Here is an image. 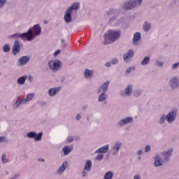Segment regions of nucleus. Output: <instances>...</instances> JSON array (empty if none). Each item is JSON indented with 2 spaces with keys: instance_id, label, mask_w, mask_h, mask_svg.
<instances>
[{
  "instance_id": "nucleus-22",
  "label": "nucleus",
  "mask_w": 179,
  "mask_h": 179,
  "mask_svg": "<svg viewBox=\"0 0 179 179\" xmlns=\"http://www.w3.org/2000/svg\"><path fill=\"white\" fill-rule=\"evenodd\" d=\"M154 159L155 160L154 163V166L155 167H159V166H163V164H162V158L160 157V155H156Z\"/></svg>"
},
{
  "instance_id": "nucleus-44",
  "label": "nucleus",
  "mask_w": 179,
  "mask_h": 179,
  "mask_svg": "<svg viewBox=\"0 0 179 179\" xmlns=\"http://www.w3.org/2000/svg\"><path fill=\"white\" fill-rule=\"evenodd\" d=\"M133 71H135V67H129L127 70H126V73H131V72Z\"/></svg>"
},
{
  "instance_id": "nucleus-39",
  "label": "nucleus",
  "mask_w": 179,
  "mask_h": 179,
  "mask_svg": "<svg viewBox=\"0 0 179 179\" xmlns=\"http://www.w3.org/2000/svg\"><path fill=\"white\" fill-rule=\"evenodd\" d=\"M8 143V138L5 136H0V143Z\"/></svg>"
},
{
  "instance_id": "nucleus-57",
  "label": "nucleus",
  "mask_w": 179,
  "mask_h": 179,
  "mask_svg": "<svg viewBox=\"0 0 179 179\" xmlns=\"http://www.w3.org/2000/svg\"><path fill=\"white\" fill-rule=\"evenodd\" d=\"M77 121H79V120H80V118H82V116L79 114H78L76 117Z\"/></svg>"
},
{
  "instance_id": "nucleus-41",
  "label": "nucleus",
  "mask_w": 179,
  "mask_h": 179,
  "mask_svg": "<svg viewBox=\"0 0 179 179\" xmlns=\"http://www.w3.org/2000/svg\"><path fill=\"white\" fill-rule=\"evenodd\" d=\"M102 159H104V155L103 154H99L96 157V159L99 162H101Z\"/></svg>"
},
{
  "instance_id": "nucleus-26",
  "label": "nucleus",
  "mask_w": 179,
  "mask_h": 179,
  "mask_svg": "<svg viewBox=\"0 0 179 179\" xmlns=\"http://www.w3.org/2000/svg\"><path fill=\"white\" fill-rule=\"evenodd\" d=\"M27 79V76H23L22 77H20L17 80V83L18 85H24V83H26Z\"/></svg>"
},
{
  "instance_id": "nucleus-20",
  "label": "nucleus",
  "mask_w": 179,
  "mask_h": 179,
  "mask_svg": "<svg viewBox=\"0 0 179 179\" xmlns=\"http://www.w3.org/2000/svg\"><path fill=\"white\" fill-rule=\"evenodd\" d=\"M93 75H94V71L89 69H85V78L86 79H92L93 78Z\"/></svg>"
},
{
  "instance_id": "nucleus-12",
  "label": "nucleus",
  "mask_w": 179,
  "mask_h": 179,
  "mask_svg": "<svg viewBox=\"0 0 179 179\" xmlns=\"http://www.w3.org/2000/svg\"><path fill=\"white\" fill-rule=\"evenodd\" d=\"M29 61H30V57L22 56L18 59V64H20V66H23V65H26Z\"/></svg>"
},
{
  "instance_id": "nucleus-31",
  "label": "nucleus",
  "mask_w": 179,
  "mask_h": 179,
  "mask_svg": "<svg viewBox=\"0 0 179 179\" xmlns=\"http://www.w3.org/2000/svg\"><path fill=\"white\" fill-rule=\"evenodd\" d=\"M166 121H167V116L164 114V115H161L159 120H158V123L160 125H163V124H164V122H166Z\"/></svg>"
},
{
  "instance_id": "nucleus-38",
  "label": "nucleus",
  "mask_w": 179,
  "mask_h": 179,
  "mask_svg": "<svg viewBox=\"0 0 179 179\" xmlns=\"http://www.w3.org/2000/svg\"><path fill=\"white\" fill-rule=\"evenodd\" d=\"M141 93H142V90H135L134 92V96L135 97H139V96H141Z\"/></svg>"
},
{
  "instance_id": "nucleus-64",
  "label": "nucleus",
  "mask_w": 179,
  "mask_h": 179,
  "mask_svg": "<svg viewBox=\"0 0 179 179\" xmlns=\"http://www.w3.org/2000/svg\"><path fill=\"white\" fill-rule=\"evenodd\" d=\"M0 169H1V165H0Z\"/></svg>"
},
{
  "instance_id": "nucleus-8",
  "label": "nucleus",
  "mask_w": 179,
  "mask_h": 179,
  "mask_svg": "<svg viewBox=\"0 0 179 179\" xmlns=\"http://www.w3.org/2000/svg\"><path fill=\"white\" fill-rule=\"evenodd\" d=\"M12 52L14 55H17L19 52H20V43H19V41H15L14 42L13 48H12Z\"/></svg>"
},
{
  "instance_id": "nucleus-15",
  "label": "nucleus",
  "mask_w": 179,
  "mask_h": 179,
  "mask_svg": "<svg viewBox=\"0 0 179 179\" xmlns=\"http://www.w3.org/2000/svg\"><path fill=\"white\" fill-rule=\"evenodd\" d=\"M169 85L171 89H177L179 87L178 78H174L170 80Z\"/></svg>"
},
{
  "instance_id": "nucleus-52",
  "label": "nucleus",
  "mask_w": 179,
  "mask_h": 179,
  "mask_svg": "<svg viewBox=\"0 0 179 179\" xmlns=\"http://www.w3.org/2000/svg\"><path fill=\"white\" fill-rule=\"evenodd\" d=\"M20 176V173H17V174L15 175L13 178H10V179H17V178H19Z\"/></svg>"
},
{
  "instance_id": "nucleus-10",
  "label": "nucleus",
  "mask_w": 179,
  "mask_h": 179,
  "mask_svg": "<svg viewBox=\"0 0 179 179\" xmlns=\"http://www.w3.org/2000/svg\"><path fill=\"white\" fill-rule=\"evenodd\" d=\"M9 37H10V38H14V37H15V38H22V40H27V34H26V33H22V34L16 33V34L10 35Z\"/></svg>"
},
{
  "instance_id": "nucleus-40",
  "label": "nucleus",
  "mask_w": 179,
  "mask_h": 179,
  "mask_svg": "<svg viewBox=\"0 0 179 179\" xmlns=\"http://www.w3.org/2000/svg\"><path fill=\"white\" fill-rule=\"evenodd\" d=\"M8 0H0V9H2L5 5H6Z\"/></svg>"
},
{
  "instance_id": "nucleus-30",
  "label": "nucleus",
  "mask_w": 179,
  "mask_h": 179,
  "mask_svg": "<svg viewBox=\"0 0 179 179\" xmlns=\"http://www.w3.org/2000/svg\"><path fill=\"white\" fill-rule=\"evenodd\" d=\"M131 2H133V6H134V8H139V6L142 5L143 0H131Z\"/></svg>"
},
{
  "instance_id": "nucleus-19",
  "label": "nucleus",
  "mask_w": 179,
  "mask_h": 179,
  "mask_svg": "<svg viewBox=\"0 0 179 179\" xmlns=\"http://www.w3.org/2000/svg\"><path fill=\"white\" fill-rule=\"evenodd\" d=\"M80 8V3L78 2L73 3L70 7L67 8V10H70L71 13L73 12V9L75 10H78Z\"/></svg>"
},
{
  "instance_id": "nucleus-53",
  "label": "nucleus",
  "mask_w": 179,
  "mask_h": 179,
  "mask_svg": "<svg viewBox=\"0 0 179 179\" xmlns=\"http://www.w3.org/2000/svg\"><path fill=\"white\" fill-rule=\"evenodd\" d=\"M163 160H164V162H169V160H170V157L165 156V157L163 158Z\"/></svg>"
},
{
  "instance_id": "nucleus-13",
  "label": "nucleus",
  "mask_w": 179,
  "mask_h": 179,
  "mask_svg": "<svg viewBox=\"0 0 179 179\" xmlns=\"http://www.w3.org/2000/svg\"><path fill=\"white\" fill-rule=\"evenodd\" d=\"M68 169V162L65 161L62 165L57 170L56 173L57 174L61 175L65 170Z\"/></svg>"
},
{
  "instance_id": "nucleus-3",
  "label": "nucleus",
  "mask_w": 179,
  "mask_h": 179,
  "mask_svg": "<svg viewBox=\"0 0 179 179\" xmlns=\"http://www.w3.org/2000/svg\"><path fill=\"white\" fill-rule=\"evenodd\" d=\"M132 122H134V117L128 116L119 120L117 123V126L118 128H122L123 127H125V125L132 124Z\"/></svg>"
},
{
  "instance_id": "nucleus-59",
  "label": "nucleus",
  "mask_w": 179,
  "mask_h": 179,
  "mask_svg": "<svg viewBox=\"0 0 179 179\" xmlns=\"http://www.w3.org/2000/svg\"><path fill=\"white\" fill-rule=\"evenodd\" d=\"M142 153H143L142 150H138V151L137 152L138 156H141Z\"/></svg>"
},
{
  "instance_id": "nucleus-48",
  "label": "nucleus",
  "mask_w": 179,
  "mask_h": 179,
  "mask_svg": "<svg viewBox=\"0 0 179 179\" xmlns=\"http://www.w3.org/2000/svg\"><path fill=\"white\" fill-rule=\"evenodd\" d=\"M116 20H117V17H112L110 18V20H109V23H113V22H115Z\"/></svg>"
},
{
  "instance_id": "nucleus-42",
  "label": "nucleus",
  "mask_w": 179,
  "mask_h": 179,
  "mask_svg": "<svg viewBox=\"0 0 179 179\" xmlns=\"http://www.w3.org/2000/svg\"><path fill=\"white\" fill-rule=\"evenodd\" d=\"M6 155L3 154L2 157H1V160H2L3 163H8V159H6Z\"/></svg>"
},
{
  "instance_id": "nucleus-43",
  "label": "nucleus",
  "mask_w": 179,
  "mask_h": 179,
  "mask_svg": "<svg viewBox=\"0 0 179 179\" xmlns=\"http://www.w3.org/2000/svg\"><path fill=\"white\" fill-rule=\"evenodd\" d=\"M150 149H152L150 145H147L145 148V152L148 153V152H150Z\"/></svg>"
},
{
  "instance_id": "nucleus-28",
  "label": "nucleus",
  "mask_w": 179,
  "mask_h": 179,
  "mask_svg": "<svg viewBox=\"0 0 179 179\" xmlns=\"http://www.w3.org/2000/svg\"><path fill=\"white\" fill-rule=\"evenodd\" d=\"M143 29L144 31H149V30L152 29V24L149 23L148 22H145L143 25Z\"/></svg>"
},
{
  "instance_id": "nucleus-55",
  "label": "nucleus",
  "mask_w": 179,
  "mask_h": 179,
  "mask_svg": "<svg viewBox=\"0 0 179 179\" xmlns=\"http://www.w3.org/2000/svg\"><path fill=\"white\" fill-rule=\"evenodd\" d=\"M40 106H41V107H44L45 106H46L47 103L44 102V101H41L39 103Z\"/></svg>"
},
{
  "instance_id": "nucleus-56",
  "label": "nucleus",
  "mask_w": 179,
  "mask_h": 179,
  "mask_svg": "<svg viewBox=\"0 0 179 179\" xmlns=\"http://www.w3.org/2000/svg\"><path fill=\"white\" fill-rule=\"evenodd\" d=\"M134 179H141V175L137 174L134 176Z\"/></svg>"
},
{
  "instance_id": "nucleus-62",
  "label": "nucleus",
  "mask_w": 179,
  "mask_h": 179,
  "mask_svg": "<svg viewBox=\"0 0 179 179\" xmlns=\"http://www.w3.org/2000/svg\"><path fill=\"white\" fill-rule=\"evenodd\" d=\"M62 43L63 44H65V39H62Z\"/></svg>"
},
{
  "instance_id": "nucleus-63",
  "label": "nucleus",
  "mask_w": 179,
  "mask_h": 179,
  "mask_svg": "<svg viewBox=\"0 0 179 179\" xmlns=\"http://www.w3.org/2000/svg\"><path fill=\"white\" fill-rule=\"evenodd\" d=\"M141 157H138V160H141Z\"/></svg>"
},
{
  "instance_id": "nucleus-11",
  "label": "nucleus",
  "mask_w": 179,
  "mask_h": 179,
  "mask_svg": "<svg viewBox=\"0 0 179 179\" xmlns=\"http://www.w3.org/2000/svg\"><path fill=\"white\" fill-rule=\"evenodd\" d=\"M134 54L135 53L134 52V50H129L127 53L123 55V58H124V62H129V58H132V57H134Z\"/></svg>"
},
{
  "instance_id": "nucleus-49",
  "label": "nucleus",
  "mask_w": 179,
  "mask_h": 179,
  "mask_svg": "<svg viewBox=\"0 0 179 179\" xmlns=\"http://www.w3.org/2000/svg\"><path fill=\"white\" fill-rule=\"evenodd\" d=\"M67 142H69V143H71V142H73V137L72 136L68 137Z\"/></svg>"
},
{
  "instance_id": "nucleus-18",
  "label": "nucleus",
  "mask_w": 179,
  "mask_h": 179,
  "mask_svg": "<svg viewBox=\"0 0 179 179\" xmlns=\"http://www.w3.org/2000/svg\"><path fill=\"white\" fill-rule=\"evenodd\" d=\"M60 90V87L50 88L48 90V94L50 96V97H54V96H55V94H57Z\"/></svg>"
},
{
  "instance_id": "nucleus-14",
  "label": "nucleus",
  "mask_w": 179,
  "mask_h": 179,
  "mask_svg": "<svg viewBox=\"0 0 179 179\" xmlns=\"http://www.w3.org/2000/svg\"><path fill=\"white\" fill-rule=\"evenodd\" d=\"M64 21L66 23H71L72 22V11L66 10V13L64 15Z\"/></svg>"
},
{
  "instance_id": "nucleus-46",
  "label": "nucleus",
  "mask_w": 179,
  "mask_h": 179,
  "mask_svg": "<svg viewBox=\"0 0 179 179\" xmlns=\"http://www.w3.org/2000/svg\"><path fill=\"white\" fill-rule=\"evenodd\" d=\"M111 62L113 65H116V64H118V59L117 58L112 59Z\"/></svg>"
},
{
  "instance_id": "nucleus-7",
  "label": "nucleus",
  "mask_w": 179,
  "mask_h": 179,
  "mask_svg": "<svg viewBox=\"0 0 179 179\" xmlns=\"http://www.w3.org/2000/svg\"><path fill=\"white\" fill-rule=\"evenodd\" d=\"M122 148V143H121V141H117L112 146V150H113L112 155H113V156H117V155H118L120 152V149H121Z\"/></svg>"
},
{
  "instance_id": "nucleus-32",
  "label": "nucleus",
  "mask_w": 179,
  "mask_h": 179,
  "mask_svg": "<svg viewBox=\"0 0 179 179\" xmlns=\"http://www.w3.org/2000/svg\"><path fill=\"white\" fill-rule=\"evenodd\" d=\"M173 148H170L167 151H164L162 152V156H168L169 157H170V156L173 155Z\"/></svg>"
},
{
  "instance_id": "nucleus-47",
  "label": "nucleus",
  "mask_w": 179,
  "mask_h": 179,
  "mask_svg": "<svg viewBox=\"0 0 179 179\" xmlns=\"http://www.w3.org/2000/svg\"><path fill=\"white\" fill-rule=\"evenodd\" d=\"M156 65L157 66H159V68H162V66H163V62L157 61Z\"/></svg>"
},
{
  "instance_id": "nucleus-45",
  "label": "nucleus",
  "mask_w": 179,
  "mask_h": 179,
  "mask_svg": "<svg viewBox=\"0 0 179 179\" xmlns=\"http://www.w3.org/2000/svg\"><path fill=\"white\" fill-rule=\"evenodd\" d=\"M82 176L83 178L85 177H87V171H86V169H83V172L81 173Z\"/></svg>"
},
{
  "instance_id": "nucleus-29",
  "label": "nucleus",
  "mask_w": 179,
  "mask_h": 179,
  "mask_svg": "<svg viewBox=\"0 0 179 179\" xmlns=\"http://www.w3.org/2000/svg\"><path fill=\"white\" fill-rule=\"evenodd\" d=\"M20 104H25L24 101H23V99H21L20 101L17 100L13 105V108L15 110H17V108H19V107L20 106Z\"/></svg>"
},
{
  "instance_id": "nucleus-1",
  "label": "nucleus",
  "mask_w": 179,
  "mask_h": 179,
  "mask_svg": "<svg viewBox=\"0 0 179 179\" xmlns=\"http://www.w3.org/2000/svg\"><path fill=\"white\" fill-rule=\"evenodd\" d=\"M27 34V41H31V40H34L35 37L37 36H40L41 34V27L40 24H35L33 27L29 29L27 32H25Z\"/></svg>"
},
{
  "instance_id": "nucleus-37",
  "label": "nucleus",
  "mask_w": 179,
  "mask_h": 179,
  "mask_svg": "<svg viewBox=\"0 0 179 179\" xmlns=\"http://www.w3.org/2000/svg\"><path fill=\"white\" fill-rule=\"evenodd\" d=\"M3 52H9L10 51V45L6 44L3 47Z\"/></svg>"
},
{
  "instance_id": "nucleus-58",
  "label": "nucleus",
  "mask_w": 179,
  "mask_h": 179,
  "mask_svg": "<svg viewBox=\"0 0 179 179\" xmlns=\"http://www.w3.org/2000/svg\"><path fill=\"white\" fill-rule=\"evenodd\" d=\"M38 162H41L42 163H44V162H45V159H44V158H38Z\"/></svg>"
},
{
  "instance_id": "nucleus-4",
  "label": "nucleus",
  "mask_w": 179,
  "mask_h": 179,
  "mask_svg": "<svg viewBox=\"0 0 179 179\" xmlns=\"http://www.w3.org/2000/svg\"><path fill=\"white\" fill-rule=\"evenodd\" d=\"M50 71H58L61 69L62 62L59 60H50L48 64Z\"/></svg>"
},
{
  "instance_id": "nucleus-6",
  "label": "nucleus",
  "mask_w": 179,
  "mask_h": 179,
  "mask_svg": "<svg viewBox=\"0 0 179 179\" xmlns=\"http://www.w3.org/2000/svg\"><path fill=\"white\" fill-rule=\"evenodd\" d=\"M177 118V109H173L166 115V121L168 124H173Z\"/></svg>"
},
{
  "instance_id": "nucleus-16",
  "label": "nucleus",
  "mask_w": 179,
  "mask_h": 179,
  "mask_svg": "<svg viewBox=\"0 0 179 179\" xmlns=\"http://www.w3.org/2000/svg\"><path fill=\"white\" fill-rule=\"evenodd\" d=\"M142 38V36L141 35V32H136L134 34V38L132 39L133 45H136L138 44V41Z\"/></svg>"
},
{
  "instance_id": "nucleus-24",
  "label": "nucleus",
  "mask_w": 179,
  "mask_h": 179,
  "mask_svg": "<svg viewBox=\"0 0 179 179\" xmlns=\"http://www.w3.org/2000/svg\"><path fill=\"white\" fill-rule=\"evenodd\" d=\"M72 150H73V148L72 147L70 148L68 145L64 146L62 149L64 156H68V155H69Z\"/></svg>"
},
{
  "instance_id": "nucleus-25",
  "label": "nucleus",
  "mask_w": 179,
  "mask_h": 179,
  "mask_svg": "<svg viewBox=\"0 0 179 179\" xmlns=\"http://www.w3.org/2000/svg\"><path fill=\"white\" fill-rule=\"evenodd\" d=\"M92 160L88 159L85 162L84 169L86 170V171H90V170H92Z\"/></svg>"
},
{
  "instance_id": "nucleus-21",
  "label": "nucleus",
  "mask_w": 179,
  "mask_h": 179,
  "mask_svg": "<svg viewBox=\"0 0 179 179\" xmlns=\"http://www.w3.org/2000/svg\"><path fill=\"white\" fill-rule=\"evenodd\" d=\"M108 86H110V81H106L101 85L102 93H107L108 92Z\"/></svg>"
},
{
  "instance_id": "nucleus-54",
  "label": "nucleus",
  "mask_w": 179,
  "mask_h": 179,
  "mask_svg": "<svg viewBox=\"0 0 179 179\" xmlns=\"http://www.w3.org/2000/svg\"><path fill=\"white\" fill-rule=\"evenodd\" d=\"M105 66H106V68H110V66H111V62H106Z\"/></svg>"
},
{
  "instance_id": "nucleus-17",
  "label": "nucleus",
  "mask_w": 179,
  "mask_h": 179,
  "mask_svg": "<svg viewBox=\"0 0 179 179\" xmlns=\"http://www.w3.org/2000/svg\"><path fill=\"white\" fill-rule=\"evenodd\" d=\"M108 149H110V145L107 144V145L99 148L95 152V153H107L108 152Z\"/></svg>"
},
{
  "instance_id": "nucleus-34",
  "label": "nucleus",
  "mask_w": 179,
  "mask_h": 179,
  "mask_svg": "<svg viewBox=\"0 0 179 179\" xmlns=\"http://www.w3.org/2000/svg\"><path fill=\"white\" fill-rule=\"evenodd\" d=\"M113 177H114V174L111 171H108L105 173L103 176V179H113Z\"/></svg>"
},
{
  "instance_id": "nucleus-9",
  "label": "nucleus",
  "mask_w": 179,
  "mask_h": 179,
  "mask_svg": "<svg viewBox=\"0 0 179 179\" xmlns=\"http://www.w3.org/2000/svg\"><path fill=\"white\" fill-rule=\"evenodd\" d=\"M122 8L124 10H132L135 7L134 6L132 0H129L124 3Z\"/></svg>"
},
{
  "instance_id": "nucleus-5",
  "label": "nucleus",
  "mask_w": 179,
  "mask_h": 179,
  "mask_svg": "<svg viewBox=\"0 0 179 179\" xmlns=\"http://www.w3.org/2000/svg\"><path fill=\"white\" fill-rule=\"evenodd\" d=\"M27 137L29 138V139H34L36 142H40V141L43 139V132H40L37 134L36 132L30 131L27 134Z\"/></svg>"
},
{
  "instance_id": "nucleus-2",
  "label": "nucleus",
  "mask_w": 179,
  "mask_h": 179,
  "mask_svg": "<svg viewBox=\"0 0 179 179\" xmlns=\"http://www.w3.org/2000/svg\"><path fill=\"white\" fill-rule=\"evenodd\" d=\"M120 31H115L110 29L107 34H105L104 38L105 41H103V44L105 45H107V44H110V42H108L107 40H109V41H117L118 38H120L121 36Z\"/></svg>"
},
{
  "instance_id": "nucleus-27",
  "label": "nucleus",
  "mask_w": 179,
  "mask_h": 179,
  "mask_svg": "<svg viewBox=\"0 0 179 179\" xmlns=\"http://www.w3.org/2000/svg\"><path fill=\"white\" fill-rule=\"evenodd\" d=\"M34 97V93H30L27 94L26 97H23L22 100L24 101V103H27V101H30Z\"/></svg>"
},
{
  "instance_id": "nucleus-35",
  "label": "nucleus",
  "mask_w": 179,
  "mask_h": 179,
  "mask_svg": "<svg viewBox=\"0 0 179 179\" xmlns=\"http://www.w3.org/2000/svg\"><path fill=\"white\" fill-rule=\"evenodd\" d=\"M150 62V57L149 56L145 57L141 62V65L145 66V65H148Z\"/></svg>"
},
{
  "instance_id": "nucleus-33",
  "label": "nucleus",
  "mask_w": 179,
  "mask_h": 179,
  "mask_svg": "<svg viewBox=\"0 0 179 179\" xmlns=\"http://www.w3.org/2000/svg\"><path fill=\"white\" fill-rule=\"evenodd\" d=\"M124 92V94H126V96H129V94L132 93V85H129L127 87L125 88Z\"/></svg>"
},
{
  "instance_id": "nucleus-61",
  "label": "nucleus",
  "mask_w": 179,
  "mask_h": 179,
  "mask_svg": "<svg viewBox=\"0 0 179 179\" xmlns=\"http://www.w3.org/2000/svg\"><path fill=\"white\" fill-rule=\"evenodd\" d=\"M89 106L87 105H85L83 107V110H86Z\"/></svg>"
},
{
  "instance_id": "nucleus-51",
  "label": "nucleus",
  "mask_w": 179,
  "mask_h": 179,
  "mask_svg": "<svg viewBox=\"0 0 179 179\" xmlns=\"http://www.w3.org/2000/svg\"><path fill=\"white\" fill-rule=\"evenodd\" d=\"M101 90H103V89L101 88V87H99L96 90V94H100L101 93Z\"/></svg>"
},
{
  "instance_id": "nucleus-36",
  "label": "nucleus",
  "mask_w": 179,
  "mask_h": 179,
  "mask_svg": "<svg viewBox=\"0 0 179 179\" xmlns=\"http://www.w3.org/2000/svg\"><path fill=\"white\" fill-rule=\"evenodd\" d=\"M115 13H117V9H115V8H110L109 10L106 12V15L108 16L115 15Z\"/></svg>"
},
{
  "instance_id": "nucleus-60",
  "label": "nucleus",
  "mask_w": 179,
  "mask_h": 179,
  "mask_svg": "<svg viewBox=\"0 0 179 179\" xmlns=\"http://www.w3.org/2000/svg\"><path fill=\"white\" fill-rule=\"evenodd\" d=\"M29 82H33V78L31 76H29Z\"/></svg>"
},
{
  "instance_id": "nucleus-23",
  "label": "nucleus",
  "mask_w": 179,
  "mask_h": 179,
  "mask_svg": "<svg viewBox=\"0 0 179 179\" xmlns=\"http://www.w3.org/2000/svg\"><path fill=\"white\" fill-rule=\"evenodd\" d=\"M108 96L106 94V92H101V94L98 96L99 103H103L107 100Z\"/></svg>"
},
{
  "instance_id": "nucleus-50",
  "label": "nucleus",
  "mask_w": 179,
  "mask_h": 179,
  "mask_svg": "<svg viewBox=\"0 0 179 179\" xmlns=\"http://www.w3.org/2000/svg\"><path fill=\"white\" fill-rule=\"evenodd\" d=\"M59 54H61V50H57L55 53H54V57H57L59 55Z\"/></svg>"
}]
</instances>
